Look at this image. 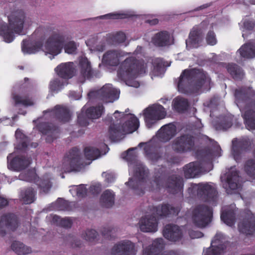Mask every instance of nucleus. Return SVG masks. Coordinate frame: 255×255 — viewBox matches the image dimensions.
<instances>
[{
	"label": "nucleus",
	"instance_id": "f257e3e1",
	"mask_svg": "<svg viewBox=\"0 0 255 255\" xmlns=\"http://www.w3.org/2000/svg\"><path fill=\"white\" fill-rule=\"evenodd\" d=\"M211 82L207 73L203 69H187L181 73L177 88L179 92L191 95L198 93L203 88L210 89Z\"/></svg>",
	"mask_w": 255,
	"mask_h": 255
},
{
	"label": "nucleus",
	"instance_id": "f03ea898",
	"mask_svg": "<svg viewBox=\"0 0 255 255\" xmlns=\"http://www.w3.org/2000/svg\"><path fill=\"white\" fill-rule=\"evenodd\" d=\"M152 215L142 218L140 221V229L143 232H155L157 230V217L161 218L178 215L180 209L166 203L153 206L150 209Z\"/></svg>",
	"mask_w": 255,
	"mask_h": 255
},
{
	"label": "nucleus",
	"instance_id": "7ed1b4c3",
	"mask_svg": "<svg viewBox=\"0 0 255 255\" xmlns=\"http://www.w3.org/2000/svg\"><path fill=\"white\" fill-rule=\"evenodd\" d=\"M68 37L59 32L53 33L45 43V49L47 53L53 56L59 54L63 49L66 53L75 54L78 45L72 40L68 41Z\"/></svg>",
	"mask_w": 255,
	"mask_h": 255
},
{
	"label": "nucleus",
	"instance_id": "20e7f679",
	"mask_svg": "<svg viewBox=\"0 0 255 255\" xmlns=\"http://www.w3.org/2000/svg\"><path fill=\"white\" fill-rule=\"evenodd\" d=\"M147 66L143 60L129 57L122 62L118 70V76L125 82L136 78L139 75L145 74Z\"/></svg>",
	"mask_w": 255,
	"mask_h": 255
},
{
	"label": "nucleus",
	"instance_id": "39448f33",
	"mask_svg": "<svg viewBox=\"0 0 255 255\" xmlns=\"http://www.w3.org/2000/svg\"><path fill=\"white\" fill-rule=\"evenodd\" d=\"M24 12L20 10L12 13L8 17L9 26L6 24L0 25V35L5 42L10 43L14 39L13 32L20 34L23 28Z\"/></svg>",
	"mask_w": 255,
	"mask_h": 255
},
{
	"label": "nucleus",
	"instance_id": "423d86ee",
	"mask_svg": "<svg viewBox=\"0 0 255 255\" xmlns=\"http://www.w3.org/2000/svg\"><path fill=\"white\" fill-rule=\"evenodd\" d=\"M123 125L111 124L109 128L108 134L110 139L115 141L123 138L124 135L135 131L139 127L138 119L134 115Z\"/></svg>",
	"mask_w": 255,
	"mask_h": 255
},
{
	"label": "nucleus",
	"instance_id": "0eeeda50",
	"mask_svg": "<svg viewBox=\"0 0 255 255\" xmlns=\"http://www.w3.org/2000/svg\"><path fill=\"white\" fill-rule=\"evenodd\" d=\"M119 94V91L114 88L111 84H107L100 89L90 91L88 97L90 100H98L110 103L118 99Z\"/></svg>",
	"mask_w": 255,
	"mask_h": 255
},
{
	"label": "nucleus",
	"instance_id": "6e6552de",
	"mask_svg": "<svg viewBox=\"0 0 255 255\" xmlns=\"http://www.w3.org/2000/svg\"><path fill=\"white\" fill-rule=\"evenodd\" d=\"M63 160V167L66 172L79 171L85 166L82 160L80 150L76 147L70 149Z\"/></svg>",
	"mask_w": 255,
	"mask_h": 255
},
{
	"label": "nucleus",
	"instance_id": "1a4fd4ad",
	"mask_svg": "<svg viewBox=\"0 0 255 255\" xmlns=\"http://www.w3.org/2000/svg\"><path fill=\"white\" fill-rule=\"evenodd\" d=\"M149 174V169L143 164L139 163L136 164L134 169V179L129 178L128 181L126 184L132 189L139 190L143 194L142 185L146 182Z\"/></svg>",
	"mask_w": 255,
	"mask_h": 255
},
{
	"label": "nucleus",
	"instance_id": "9d476101",
	"mask_svg": "<svg viewBox=\"0 0 255 255\" xmlns=\"http://www.w3.org/2000/svg\"><path fill=\"white\" fill-rule=\"evenodd\" d=\"M188 190L196 191L197 196L204 202L213 204L217 201L218 192L215 185L208 183H199Z\"/></svg>",
	"mask_w": 255,
	"mask_h": 255
},
{
	"label": "nucleus",
	"instance_id": "9b49d317",
	"mask_svg": "<svg viewBox=\"0 0 255 255\" xmlns=\"http://www.w3.org/2000/svg\"><path fill=\"white\" fill-rule=\"evenodd\" d=\"M171 146L172 149L177 153L190 152L195 147V137L189 133L182 134L172 141Z\"/></svg>",
	"mask_w": 255,
	"mask_h": 255
},
{
	"label": "nucleus",
	"instance_id": "f8f14e48",
	"mask_svg": "<svg viewBox=\"0 0 255 255\" xmlns=\"http://www.w3.org/2000/svg\"><path fill=\"white\" fill-rule=\"evenodd\" d=\"M212 215V210L209 207L199 205L193 210L192 220L196 226L203 228L211 222Z\"/></svg>",
	"mask_w": 255,
	"mask_h": 255
},
{
	"label": "nucleus",
	"instance_id": "ddd939ff",
	"mask_svg": "<svg viewBox=\"0 0 255 255\" xmlns=\"http://www.w3.org/2000/svg\"><path fill=\"white\" fill-rule=\"evenodd\" d=\"M166 115L164 107L159 104H154L144 110L143 115L146 125L151 128L157 122L164 119Z\"/></svg>",
	"mask_w": 255,
	"mask_h": 255
},
{
	"label": "nucleus",
	"instance_id": "4468645a",
	"mask_svg": "<svg viewBox=\"0 0 255 255\" xmlns=\"http://www.w3.org/2000/svg\"><path fill=\"white\" fill-rule=\"evenodd\" d=\"M104 112L103 105H98L96 107H91L84 111L83 108L78 115L77 123L83 127H87L91 119L99 118Z\"/></svg>",
	"mask_w": 255,
	"mask_h": 255
},
{
	"label": "nucleus",
	"instance_id": "2eb2a0df",
	"mask_svg": "<svg viewBox=\"0 0 255 255\" xmlns=\"http://www.w3.org/2000/svg\"><path fill=\"white\" fill-rule=\"evenodd\" d=\"M229 242L225 236L217 233L211 243V246L206 249L204 255H220L226 249Z\"/></svg>",
	"mask_w": 255,
	"mask_h": 255
},
{
	"label": "nucleus",
	"instance_id": "dca6fc26",
	"mask_svg": "<svg viewBox=\"0 0 255 255\" xmlns=\"http://www.w3.org/2000/svg\"><path fill=\"white\" fill-rule=\"evenodd\" d=\"M79 69L80 71L79 80L84 83L86 79L90 80L94 78H99L100 72L98 70H93L91 63L87 58H82L79 60Z\"/></svg>",
	"mask_w": 255,
	"mask_h": 255
},
{
	"label": "nucleus",
	"instance_id": "f3484780",
	"mask_svg": "<svg viewBox=\"0 0 255 255\" xmlns=\"http://www.w3.org/2000/svg\"><path fill=\"white\" fill-rule=\"evenodd\" d=\"M13 153L9 154L7 157L8 167L12 170L20 171L28 167L32 162L30 157L23 155L13 156Z\"/></svg>",
	"mask_w": 255,
	"mask_h": 255
},
{
	"label": "nucleus",
	"instance_id": "a211bd4d",
	"mask_svg": "<svg viewBox=\"0 0 255 255\" xmlns=\"http://www.w3.org/2000/svg\"><path fill=\"white\" fill-rule=\"evenodd\" d=\"M18 225L17 218L14 214H3L0 219V235L3 237L6 234L4 228L14 231L17 229Z\"/></svg>",
	"mask_w": 255,
	"mask_h": 255
},
{
	"label": "nucleus",
	"instance_id": "6ab92c4d",
	"mask_svg": "<svg viewBox=\"0 0 255 255\" xmlns=\"http://www.w3.org/2000/svg\"><path fill=\"white\" fill-rule=\"evenodd\" d=\"M112 255H134V244L129 240L122 241L115 245L111 251Z\"/></svg>",
	"mask_w": 255,
	"mask_h": 255
},
{
	"label": "nucleus",
	"instance_id": "aec40b11",
	"mask_svg": "<svg viewBox=\"0 0 255 255\" xmlns=\"http://www.w3.org/2000/svg\"><path fill=\"white\" fill-rule=\"evenodd\" d=\"M240 178L239 172L235 167H231L227 175L226 182L228 188L226 191L228 194H232L234 191L242 187Z\"/></svg>",
	"mask_w": 255,
	"mask_h": 255
},
{
	"label": "nucleus",
	"instance_id": "412c9836",
	"mask_svg": "<svg viewBox=\"0 0 255 255\" xmlns=\"http://www.w3.org/2000/svg\"><path fill=\"white\" fill-rule=\"evenodd\" d=\"M184 183L183 179L177 175L169 176L165 182V187L168 192L172 194L182 193Z\"/></svg>",
	"mask_w": 255,
	"mask_h": 255
},
{
	"label": "nucleus",
	"instance_id": "4be33fe9",
	"mask_svg": "<svg viewBox=\"0 0 255 255\" xmlns=\"http://www.w3.org/2000/svg\"><path fill=\"white\" fill-rule=\"evenodd\" d=\"M232 154L235 159L240 158L243 152L250 150L253 141L248 138H244L239 140H233Z\"/></svg>",
	"mask_w": 255,
	"mask_h": 255
},
{
	"label": "nucleus",
	"instance_id": "5701e85b",
	"mask_svg": "<svg viewBox=\"0 0 255 255\" xmlns=\"http://www.w3.org/2000/svg\"><path fill=\"white\" fill-rule=\"evenodd\" d=\"M164 237L169 241L176 242L181 240L183 233L180 227L176 225H166L163 230Z\"/></svg>",
	"mask_w": 255,
	"mask_h": 255
},
{
	"label": "nucleus",
	"instance_id": "b1692460",
	"mask_svg": "<svg viewBox=\"0 0 255 255\" xmlns=\"http://www.w3.org/2000/svg\"><path fill=\"white\" fill-rule=\"evenodd\" d=\"M46 112L50 113L51 116L62 124L68 123L71 120V114L69 110L61 105H56L53 109L48 110Z\"/></svg>",
	"mask_w": 255,
	"mask_h": 255
},
{
	"label": "nucleus",
	"instance_id": "393cba45",
	"mask_svg": "<svg viewBox=\"0 0 255 255\" xmlns=\"http://www.w3.org/2000/svg\"><path fill=\"white\" fill-rule=\"evenodd\" d=\"M55 71L59 77L64 79H69L73 77L76 71L73 62L62 63L58 65Z\"/></svg>",
	"mask_w": 255,
	"mask_h": 255
},
{
	"label": "nucleus",
	"instance_id": "a878e982",
	"mask_svg": "<svg viewBox=\"0 0 255 255\" xmlns=\"http://www.w3.org/2000/svg\"><path fill=\"white\" fill-rule=\"evenodd\" d=\"M201 164L198 161L191 162L183 167L184 176L185 178L196 177L201 171Z\"/></svg>",
	"mask_w": 255,
	"mask_h": 255
},
{
	"label": "nucleus",
	"instance_id": "bb28decb",
	"mask_svg": "<svg viewBox=\"0 0 255 255\" xmlns=\"http://www.w3.org/2000/svg\"><path fill=\"white\" fill-rule=\"evenodd\" d=\"M121 56L119 51L109 50L104 54L102 63L107 66H116L120 63V58Z\"/></svg>",
	"mask_w": 255,
	"mask_h": 255
},
{
	"label": "nucleus",
	"instance_id": "cd10ccee",
	"mask_svg": "<svg viewBox=\"0 0 255 255\" xmlns=\"http://www.w3.org/2000/svg\"><path fill=\"white\" fill-rule=\"evenodd\" d=\"M176 133V127L172 124L162 126L158 131V137L163 141L166 142L171 139Z\"/></svg>",
	"mask_w": 255,
	"mask_h": 255
},
{
	"label": "nucleus",
	"instance_id": "c85d7f7f",
	"mask_svg": "<svg viewBox=\"0 0 255 255\" xmlns=\"http://www.w3.org/2000/svg\"><path fill=\"white\" fill-rule=\"evenodd\" d=\"M26 175L28 176L26 179V181L36 183L38 187L44 192H47L51 187V182L48 179L39 178L35 173L28 172Z\"/></svg>",
	"mask_w": 255,
	"mask_h": 255
},
{
	"label": "nucleus",
	"instance_id": "c756f323",
	"mask_svg": "<svg viewBox=\"0 0 255 255\" xmlns=\"http://www.w3.org/2000/svg\"><path fill=\"white\" fill-rule=\"evenodd\" d=\"M224 64L228 72L235 80L242 81L244 78L245 73L240 66L233 63Z\"/></svg>",
	"mask_w": 255,
	"mask_h": 255
},
{
	"label": "nucleus",
	"instance_id": "7c9ffc66",
	"mask_svg": "<svg viewBox=\"0 0 255 255\" xmlns=\"http://www.w3.org/2000/svg\"><path fill=\"white\" fill-rule=\"evenodd\" d=\"M170 36L166 31L156 33L152 38L153 44L157 47H164L170 44Z\"/></svg>",
	"mask_w": 255,
	"mask_h": 255
},
{
	"label": "nucleus",
	"instance_id": "2f4dec72",
	"mask_svg": "<svg viewBox=\"0 0 255 255\" xmlns=\"http://www.w3.org/2000/svg\"><path fill=\"white\" fill-rule=\"evenodd\" d=\"M115 203V194L110 190H105L101 195L100 199L101 205L107 208H111Z\"/></svg>",
	"mask_w": 255,
	"mask_h": 255
},
{
	"label": "nucleus",
	"instance_id": "473e14b6",
	"mask_svg": "<svg viewBox=\"0 0 255 255\" xmlns=\"http://www.w3.org/2000/svg\"><path fill=\"white\" fill-rule=\"evenodd\" d=\"M241 56L245 59L255 57V45L252 43H246L238 50Z\"/></svg>",
	"mask_w": 255,
	"mask_h": 255
},
{
	"label": "nucleus",
	"instance_id": "72a5a7b5",
	"mask_svg": "<svg viewBox=\"0 0 255 255\" xmlns=\"http://www.w3.org/2000/svg\"><path fill=\"white\" fill-rule=\"evenodd\" d=\"M37 128L40 132L45 135L58 133L59 131V128L57 126L50 123H40L37 125Z\"/></svg>",
	"mask_w": 255,
	"mask_h": 255
},
{
	"label": "nucleus",
	"instance_id": "f704fd0d",
	"mask_svg": "<svg viewBox=\"0 0 255 255\" xmlns=\"http://www.w3.org/2000/svg\"><path fill=\"white\" fill-rule=\"evenodd\" d=\"M245 124L248 129H255V111L248 110L243 115Z\"/></svg>",
	"mask_w": 255,
	"mask_h": 255
},
{
	"label": "nucleus",
	"instance_id": "c9c22d12",
	"mask_svg": "<svg viewBox=\"0 0 255 255\" xmlns=\"http://www.w3.org/2000/svg\"><path fill=\"white\" fill-rule=\"evenodd\" d=\"M15 136L18 140L17 148L21 150H25L29 145L30 139L19 129L16 130Z\"/></svg>",
	"mask_w": 255,
	"mask_h": 255
},
{
	"label": "nucleus",
	"instance_id": "e433bc0d",
	"mask_svg": "<svg viewBox=\"0 0 255 255\" xmlns=\"http://www.w3.org/2000/svg\"><path fill=\"white\" fill-rule=\"evenodd\" d=\"M189 106L188 101L182 97H177L173 101V108L178 113H183L186 111Z\"/></svg>",
	"mask_w": 255,
	"mask_h": 255
},
{
	"label": "nucleus",
	"instance_id": "4c0bfd02",
	"mask_svg": "<svg viewBox=\"0 0 255 255\" xmlns=\"http://www.w3.org/2000/svg\"><path fill=\"white\" fill-rule=\"evenodd\" d=\"M126 39L125 34L123 32H117L107 34L106 41L113 44L122 43L125 42Z\"/></svg>",
	"mask_w": 255,
	"mask_h": 255
},
{
	"label": "nucleus",
	"instance_id": "58836bf2",
	"mask_svg": "<svg viewBox=\"0 0 255 255\" xmlns=\"http://www.w3.org/2000/svg\"><path fill=\"white\" fill-rule=\"evenodd\" d=\"M239 230L247 235H252L253 231H255V220L253 224L248 220H244L238 224Z\"/></svg>",
	"mask_w": 255,
	"mask_h": 255
},
{
	"label": "nucleus",
	"instance_id": "ea45409f",
	"mask_svg": "<svg viewBox=\"0 0 255 255\" xmlns=\"http://www.w3.org/2000/svg\"><path fill=\"white\" fill-rule=\"evenodd\" d=\"M234 95L237 100L245 102L251 95V89L246 87H241L235 90Z\"/></svg>",
	"mask_w": 255,
	"mask_h": 255
},
{
	"label": "nucleus",
	"instance_id": "a19ab883",
	"mask_svg": "<svg viewBox=\"0 0 255 255\" xmlns=\"http://www.w3.org/2000/svg\"><path fill=\"white\" fill-rule=\"evenodd\" d=\"M11 248L16 254L18 255H26L31 253V249L25 246L23 243L14 241L11 246Z\"/></svg>",
	"mask_w": 255,
	"mask_h": 255
},
{
	"label": "nucleus",
	"instance_id": "79ce46f5",
	"mask_svg": "<svg viewBox=\"0 0 255 255\" xmlns=\"http://www.w3.org/2000/svg\"><path fill=\"white\" fill-rule=\"evenodd\" d=\"M221 220L229 226H233L236 221V214L233 210L224 211L221 215Z\"/></svg>",
	"mask_w": 255,
	"mask_h": 255
},
{
	"label": "nucleus",
	"instance_id": "37998d69",
	"mask_svg": "<svg viewBox=\"0 0 255 255\" xmlns=\"http://www.w3.org/2000/svg\"><path fill=\"white\" fill-rule=\"evenodd\" d=\"M35 191L32 188H28L21 193L23 201L25 204H28L33 203L35 199Z\"/></svg>",
	"mask_w": 255,
	"mask_h": 255
},
{
	"label": "nucleus",
	"instance_id": "c03bdc74",
	"mask_svg": "<svg viewBox=\"0 0 255 255\" xmlns=\"http://www.w3.org/2000/svg\"><path fill=\"white\" fill-rule=\"evenodd\" d=\"M84 154L87 159L93 160L100 156L101 152L97 148L89 146L85 148Z\"/></svg>",
	"mask_w": 255,
	"mask_h": 255
},
{
	"label": "nucleus",
	"instance_id": "a18cd8bd",
	"mask_svg": "<svg viewBox=\"0 0 255 255\" xmlns=\"http://www.w3.org/2000/svg\"><path fill=\"white\" fill-rule=\"evenodd\" d=\"M145 155L147 158L152 162H156L161 159L162 154L157 150H154L150 147L144 148Z\"/></svg>",
	"mask_w": 255,
	"mask_h": 255
},
{
	"label": "nucleus",
	"instance_id": "49530a36",
	"mask_svg": "<svg viewBox=\"0 0 255 255\" xmlns=\"http://www.w3.org/2000/svg\"><path fill=\"white\" fill-rule=\"evenodd\" d=\"M52 222L57 226L64 228H70L72 221L69 218H61L57 215H54L52 218Z\"/></svg>",
	"mask_w": 255,
	"mask_h": 255
},
{
	"label": "nucleus",
	"instance_id": "de8ad7c7",
	"mask_svg": "<svg viewBox=\"0 0 255 255\" xmlns=\"http://www.w3.org/2000/svg\"><path fill=\"white\" fill-rule=\"evenodd\" d=\"M57 207L59 210L70 211L73 210L75 204L69 202L62 198H59L56 202Z\"/></svg>",
	"mask_w": 255,
	"mask_h": 255
},
{
	"label": "nucleus",
	"instance_id": "09e8293b",
	"mask_svg": "<svg viewBox=\"0 0 255 255\" xmlns=\"http://www.w3.org/2000/svg\"><path fill=\"white\" fill-rule=\"evenodd\" d=\"M244 169L247 174L253 179H255V161L250 159L246 161Z\"/></svg>",
	"mask_w": 255,
	"mask_h": 255
},
{
	"label": "nucleus",
	"instance_id": "8fccbe9b",
	"mask_svg": "<svg viewBox=\"0 0 255 255\" xmlns=\"http://www.w3.org/2000/svg\"><path fill=\"white\" fill-rule=\"evenodd\" d=\"M232 125L233 123L231 118L225 117L216 125V128L217 129L226 130L231 128Z\"/></svg>",
	"mask_w": 255,
	"mask_h": 255
},
{
	"label": "nucleus",
	"instance_id": "3c124183",
	"mask_svg": "<svg viewBox=\"0 0 255 255\" xmlns=\"http://www.w3.org/2000/svg\"><path fill=\"white\" fill-rule=\"evenodd\" d=\"M13 99L16 105H22L24 106H28L33 105V102L27 97H22L18 95H14Z\"/></svg>",
	"mask_w": 255,
	"mask_h": 255
},
{
	"label": "nucleus",
	"instance_id": "603ef678",
	"mask_svg": "<svg viewBox=\"0 0 255 255\" xmlns=\"http://www.w3.org/2000/svg\"><path fill=\"white\" fill-rule=\"evenodd\" d=\"M201 40L200 34L197 30H192L190 32L188 42L193 47H197Z\"/></svg>",
	"mask_w": 255,
	"mask_h": 255
},
{
	"label": "nucleus",
	"instance_id": "864d4df0",
	"mask_svg": "<svg viewBox=\"0 0 255 255\" xmlns=\"http://www.w3.org/2000/svg\"><path fill=\"white\" fill-rule=\"evenodd\" d=\"M150 246L159 254L165 247L164 241L162 238L156 239Z\"/></svg>",
	"mask_w": 255,
	"mask_h": 255
},
{
	"label": "nucleus",
	"instance_id": "5fc2aeb1",
	"mask_svg": "<svg viewBox=\"0 0 255 255\" xmlns=\"http://www.w3.org/2000/svg\"><path fill=\"white\" fill-rule=\"evenodd\" d=\"M98 233L95 230L90 229L87 230L84 233L82 234V237L85 240L90 242H93L95 241Z\"/></svg>",
	"mask_w": 255,
	"mask_h": 255
},
{
	"label": "nucleus",
	"instance_id": "6e6d98bb",
	"mask_svg": "<svg viewBox=\"0 0 255 255\" xmlns=\"http://www.w3.org/2000/svg\"><path fill=\"white\" fill-rule=\"evenodd\" d=\"M115 232V228L111 227H104L101 230L102 236L108 240H112L115 238V236L113 235Z\"/></svg>",
	"mask_w": 255,
	"mask_h": 255
},
{
	"label": "nucleus",
	"instance_id": "4d7b16f0",
	"mask_svg": "<svg viewBox=\"0 0 255 255\" xmlns=\"http://www.w3.org/2000/svg\"><path fill=\"white\" fill-rule=\"evenodd\" d=\"M22 51L23 53L27 54H33L36 52V48L35 46H28V41L23 40L21 45Z\"/></svg>",
	"mask_w": 255,
	"mask_h": 255
},
{
	"label": "nucleus",
	"instance_id": "13d9d810",
	"mask_svg": "<svg viewBox=\"0 0 255 255\" xmlns=\"http://www.w3.org/2000/svg\"><path fill=\"white\" fill-rule=\"evenodd\" d=\"M62 83L58 78L51 80L49 83V89L51 91L54 92L59 90L62 86Z\"/></svg>",
	"mask_w": 255,
	"mask_h": 255
},
{
	"label": "nucleus",
	"instance_id": "bf43d9fd",
	"mask_svg": "<svg viewBox=\"0 0 255 255\" xmlns=\"http://www.w3.org/2000/svg\"><path fill=\"white\" fill-rule=\"evenodd\" d=\"M206 41L208 44L214 45L217 43L215 34L213 31H209L206 36Z\"/></svg>",
	"mask_w": 255,
	"mask_h": 255
},
{
	"label": "nucleus",
	"instance_id": "052dcab7",
	"mask_svg": "<svg viewBox=\"0 0 255 255\" xmlns=\"http://www.w3.org/2000/svg\"><path fill=\"white\" fill-rule=\"evenodd\" d=\"M87 189L84 185H80L76 189V195L79 198L85 197L87 195Z\"/></svg>",
	"mask_w": 255,
	"mask_h": 255
},
{
	"label": "nucleus",
	"instance_id": "680f3d73",
	"mask_svg": "<svg viewBox=\"0 0 255 255\" xmlns=\"http://www.w3.org/2000/svg\"><path fill=\"white\" fill-rule=\"evenodd\" d=\"M152 64L154 70H160L163 66V62L160 58H156L153 60Z\"/></svg>",
	"mask_w": 255,
	"mask_h": 255
},
{
	"label": "nucleus",
	"instance_id": "e2e57ef3",
	"mask_svg": "<svg viewBox=\"0 0 255 255\" xmlns=\"http://www.w3.org/2000/svg\"><path fill=\"white\" fill-rule=\"evenodd\" d=\"M158 254L152 247L149 246L143 249L142 255H157Z\"/></svg>",
	"mask_w": 255,
	"mask_h": 255
},
{
	"label": "nucleus",
	"instance_id": "0e129e2a",
	"mask_svg": "<svg viewBox=\"0 0 255 255\" xmlns=\"http://www.w3.org/2000/svg\"><path fill=\"white\" fill-rule=\"evenodd\" d=\"M101 190L100 186L97 185H91L89 188L90 192L94 195L99 194L101 192Z\"/></svg>",
	"mask_w": 255,
	"mask_h": 255
},
{
	"label": "nucleus",
	"instance_id": "69168bd1",
	"mask_svg": "<svg viewBox=\"0 0 255 255\" xmlns=\"http://www.w3.org/2000/svg\"><path fill=\"white\" fill-rule=\"evenodd\" d=\"M255 25V22L252 21L246 20L244 22V26L245 28L249 30L253 29Z\"/></svg>",
	"mask_w": 255,
	"mask_h": 255
},
{
	"label": "nucleus",
	"instance_id": "338daca9",
	"mask_svg": "<svg viewBox=\"0 0 255 255\" xmlns=\"http://www.w3.org/2000/svg\"><path fill=\"white\" fill-rule=\"evenodd\" d=\"M8 201L5 198L0 196V209H3L8 205Z\"/></svg>",
	"mask_w": 255,
	"mask_h": 255
},
{
	"label": "nucleus",
	"instance_id": "774afa93",
	"mask_svg": "<svg viewBox=\"0 0 255 255\" xmlns=\"http://www.w3.org/2000/svg\"><path fill=\"white\" fill-rule=\"evenodd\" d=\"M190 236L192 238H198L203 236V234L199 231H191L190 233Z\"/></svg>",
	"mask_w": 255,
	"mask_h": 255
}]
</instances>
